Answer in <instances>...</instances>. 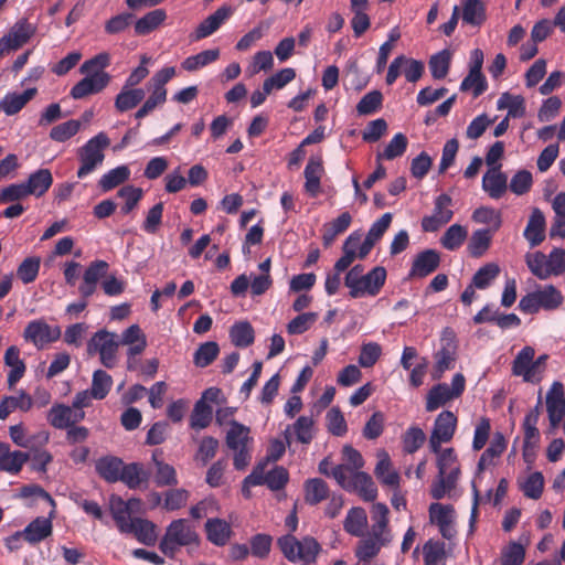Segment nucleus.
I'll use <instances>...</instances> for the list:
<instances>
[{"label":"nucleus","mask_w":565,"mask_h":565,"mask_svg":"<svg viewBox=\"0 0 565 565\" xmlns=\"http://www.w3.org/2000/svg\"><path fill=\"white\" fill-rule=\"evenodd\" d=\"M43 515L38 516V541L47 537L52 532V518L55 515V502L51 495L38 487V510Z\"/></svg>","instance_id":"obj_15"},{"label":"nucleus","mask_w":565,"mask_h":565,"mask_svg":"<svg viewBox=\"0 0 565 565\" xmlns=\"http://www.w3.org/2000/svg\"><path fill=\"white\" fill-rule=\"evenodd\" d=\"M122 533H132L145 545H153L157 541L156 525L145 519L135 518L129 522L128 529Z\"/></svg>","instance_id":"obj_29"},{"label":"nucleus","mask_w":565,"mask_h":565,"mask_svg":"<svg viewBox=\"0 0 565 565\" xmlns=\"http://www.w3.org/2000/svg\"><path fill=\"white\" fill-rule=\"evenodd\" d=\"M331 476L347 491L358 493L364 501H374L377 488L371 476L363 471H352L347 465L335 466Z\"/></svg>","instance_id":"obj_4"},{"label":"nucleus","mask_w":565,"mask_h":565,"mask_svg":"<svg viewBox=\"0 0 565 565\" xmlns=\"http://www.w3.org/2000/svg\"><path fill=\"white\" fill-rule=\"evenodd\" d=\"M546 221L543 212L534 207L524 230V237L531 247L540 245L545 238Z\"/></svg>","instance_id":"obj_21"},{"label":"nucleus","mask_w":565,"mask_h":565,"mask_svg":"<svg viewBox=\"0 0 565 565\" xmlns=\"http://www.w3.org/2000/svg\"><path fill=\"white\" fill-rule=\"evenodd\" d=\"M468 236V231L465 226L459 224H452L447 228L445 234L440 238V244L448 250L458 249Z\"/></svg>","instance_id":"obj_52"},{"label":"nucleus","mask_w":565,"mask_h":565,"mask_svg":"<svg viewBox=\"0 0 565 565\" xmlns=\"http://www.w3.org/2000/svg\"><path fill=\"white\" fill-rule=\"evenodd\" d=\"M447 384H437L430 388L427 394L426 409L428 412L436 411L447 402L455 398Z\"/></svg>","instance_id":"obj_49"},{"label":"nucleus","mask_w":565,"mask_h":565,"mask_svg":"<svg viewBox=\"0 0 565 565\" xmlns=\"http://www.w3.org/2000/svg\"><path fill=\"white\" fill-rule=\"evenodd\" d=\"M291 429L301 444H309L313 438V420L311 417L300 416L292 426L287 427L285 438L288 445L290 444Z\"/></svg>","instance_id":"obj_41"},{"label":"nucleus","mask_w":565,"mask_h":565,"mask_svg":"<svg viewBox=\"0 0 565 565\" xmlns=\"http://www.w3.org/2000/svg\"><path fill=\"white\" fill-rule=\"evenodd\" d=\"M230 338L236 347L247 348L254 342V329L247 321H241L231 327Z\"/></svg>","instance_id":"obj_50"},{"label":"nucleus","mask_w":565,"mask_h":565,"mask_svg":"<svg viewBox=\"0 0 565 565\" xmlns=\"http://www.w3.org/2000/svg\"><path fill=\"white\" fill-rule=\"evenodd\" d=\"M508 189V177L500 170V167L489 168L482 178V190L491 199L498 200L503 196Z\"/></svg>","instance_id":"obj_20"},{"label":"nucleus","mask_w":565,"mask_h":565,"mask_svg":"<svg viewBox=\"0 0 565 565\" xmlns=\"http://www.w3.org/2000/svg\"><path fill=\"white\" fill-rule=\"evenodd\" d=\"M161 455V451L156 450L152 454V459L156 465V482L159 486H171L177 484V473L172 466L161 461L158 459V456Z\"/></svg>","instance_id":"obj_56"},{"label":"nucleus","mask_w":565,"mask_h":565,"mask_svg":"<svg viewBox=\"0 0 565 565\" xmlns=\"http://www.w3.org/2000/svg\"><path fill=\"white\" fill-rule=\"evenodd\" d=\"M113 385L111 376L103 370H97L93 374L92 395L96 399L106 397Z\"/></svg>","instance_id":"obj_64"},{"label":"nucleus","mask_w":565,"mask_h":565,"mask_svg":"<svg viewBox=\"0 0 565 565\" xmlns=\"http://www.w3.org/2000/svg\"><path fill=\"white\" fill-rule=\"evenodd\" d=\"M33 29L26 20H20L0 39V58L21 49L31 38Z\"/></svg>","instance_id":"obj_11"},{"label":"nucleus","mask_w":565,"mask_h":565,"mask_svg":"<svg viewBox=\"0 0 565 565\" xmlns=\"http://www.w3.org/2000/svg\"><path fill=\"white\" fill-rule=\"evenodd\" d=\"M451 61V53L448 50H443L434 54L429 60V70L431 76L436 79L444 78L449 71Z\"/></svg>","instance_id":"obj_58"},{"label":"nucleus","mask_w":565,"mask_h":565,"mask_svg":"<svg viewBox=\"0 0 565 565\" xmlns=\"http://www.w3.org/2000/svg\"><path fill=\"white\" fill-rule=\"evenodd\" d=\"M220 49L202 51L183 60L181 67L186 72H195L218 60Z\"/></svg>","instance_id":"obj_45"},{"label":"nucleus","mask_w":565,"mask_h":565,"mask_svg":"<svg viewBox=\"0 0 565 565\" xmlns=\"http://www.w3.org/2000/svg\"><path fill=\"white\" fill-rule=\"evenodd\" d=\"M367 525V515L363 508L355 507L348 511L343 522L345 532L353 536H362Z\"/></svg>","instance_id":"obj_37"},{"label":"nucleus","mask_w":565,"mask_h":565,"mask_svg":"<svg viewBox=\"0 0 565 565\" xmlns=\"http://www.w3.org/2000/svg\"><path fill=\"white\" fill-rule=\"evenodd\" d=\"M108 268L109 265L105 260H94L88 265L83 275V282L78 287L84 299L89 298L96 291L98 281L106 276Z\"/></svg>","instance_id":"obj_18"},{"label":"nucleus","mask_w":565,"mask_h":565,"mask_svg":"<svg viewBox=\"0 0 565 565\" xmlns=\"http://www.w3.org/2000/svg\"><path fill=\"white\" fill-rule=\"evenodd\" d=\"M451 198L443 193L434 200V209L430 215H426L422 220V228L424 232H436L446 225L454 216L451 210Z\"/></svg>","instance_id":"obj_10"},{"label":"nucleus","mask_w":565,"mask_h":565,"mask_svg":"<svg viewBox=\"0 0 565 565\" xmlns=\"http://www.w3.org/2000/svg\"><path fill=\"white\" fill-rule=\"evenodd\" d=\"M26 460V452L20 450L11 451L8 444L0 441V470L10 473L19 472Z\"/></svg>","instance_id":"obj_30"},{"label":"nucleus","mask_w":565,"mask_h":565,"mask_svg":"<svg viewBox=\"0 0 565 565\" xmlns=\"http://www.w3.org/2000/svg\"><path fill=\"white\" fill-rule=\"evenodd\" d=\"M145 98V92L136 87H122L120 93L116 96L115 107L118 111L124 113L135 108Z\"/></svg>","instance_id":"obj_40"},{"label":"nucleus","mask_w":565,"mask_h":565,"mask_svg":"<svg viewBox=\"0 0 565 565\" xmlns=\"http://www.w3.org/2000/svg\"><path fill=\"white\" fill-rule=\"evenodd\" d=\"M85 416L84 411H76L73 406L57 405L49 414L50 423L56 428H67Z\"/></svg>","instance_id":"obj_25"},{"label":"nucleus","mask_w":565,"mask_h":565,"mask_svg":"<svg viewBox=\"0 0 565 565\" xmlns=\"http://www.w3.org/2000/svg\"><path fill=\"white\" fill-rule=\"evenodd\" d=\"M500 271V266L497 263H487L476 271L471 281L478 289H487L498 278Z\"/></svg>","instance_id":"obj_53"},{"label":"nucleus","mask_w":565,"mask_h":565,"mask_svg":"<svg viewBox=\"0 0 565 565\" xmlns=\"http://www.w3.org/2000/svg\"><path fill=\"white\" fill-rule=\"evenodd\" d=\"M428 513L430 523L438 527L444 539L451 540L456 535V512L452 505L435 502L429 505Z\"/></svg>","instance_id":"obj_13"},{"label":"nucleus","mask_w":565,"mask_h":565,"mask_svg":"<svg viewBox=\"0 0 565 565\" xmlns=\"http://www.w3.org/2000/svg\"><path fill=\"white\" fill-rule=\"evenodd\" d=\"M392 222V214H383L376 222H374L369 230L363 243L360 247V259L365 258L372 250L375 243L383 236Z\"/></svg>","instance_id":"obj_24"},{"label":"nucleus","mask_w":565,"mask_h":565,"mask_svg":"<svg viewBox=\"0 0 565 565\" xmlns=\"http://www.w3.org/2000/svg\"><path fill=\"white\" fill-rule=\"evenodd\" d=\"M497 108L499 110L507 109V117L510 118H521L525 114V105L524 98L520 95H512L510 93H503L498 102Z\"/></svg>","instance_id":"obj_42"},{"label":"nucleus","mask_w":565,"mask_h":565,"mask_svg":"<svg viewBox=\"0 0 565 565\" xmlns=\"http://www.w3.org/2000/svg\"><path fill=\"white\" fill-rule=\"evenodd\" d=\"M249 428L238 422L232 420L226 434V445L231 450L242 449L250 441Z\"/></svg>","instance_id":"obj_43"},{"label":"nucleus","mask_w":565,"mask_h":565,"mask_svg":"<svg viewBox=\"0 0 565 565\" xmlns=\"http://www.w3.org/2000/svg\"><path fill=\"white\" fill-rule=\"evenodd\" d=\"M288 481V472L282 467H276L267 473L264 472V466H257L253 472L244 480V488L266 484L271 490H279Z\"/></svg>","instance_id":"obj_12"},{"label":"nucleus","mask_w":565,"mask_h":565,"mask_svg":"<svg viewBox=\"0 0 565 565\" xmlns=\"http://www.w3.org/2000/svg\"><path fill=\"white\" fill-rule=\"evenodd\" d=\"M492 235L489 230H478L472 233L468 250L472 257L482 256L489 248Z\"/></svg>","instance_id":"obj_57"},{"label":"nucleus","mask_w":565,"mask_h":565,"mask_svg":"<svg viewBox=\"0 0 565 565\" xmlns=\"http://www.w3.org/2000/svg\"><path fill=\"white\" fill-rule=\"evenodd\" d=\"M120 344L128 345V356L132 358L142 353L147 347L146 335L138 324L127 328L119 340Z\"/></svg>","instance_id":"obj_31"},{"label":"nucleus","mask_w":565,"mask_h":565,"mask_svg":"<svg viewBox=\"0 0 565 565\" xmlns=\"http://www.w3.org/2000/svg\"><path fill=\"white\" fill-rule=\"evenodd\" d=\"M35 95V88H28L21 94H7L0 100V111L8 116L18 114Z\"/></svg>","instance_id":"obj_33"},{"label":"nucleus","mask_w":565,"mask_h":565,"mask_svg":"<svg viewBox=\"0 0 565 565\" xmlns=\"http://www.w3.org/2000/svg\"><path fill=\"white\" fill-rule=\"evenodd\" d=\"M386 280V270L382 266L374 267L367 274H363L362 280L359 284V298L376 296Z\"/></svg>","instance_id":"obj_23"},{"label":"nucleus","mask_w":565,"mask_h":565,"mask_svg":"<svg viewBox=\"0 0 565 565\" xmlns=\"http://www.w3.org/2000/svg\"><path fill=\"white\" fill-rule=\"evenodd\" d=\"M426 441V434L417 426H411L403 435V449L407 454L416 452Z\"/></svg>","instance_id":"obj_62"},{"label":"nucleus","mask_w":565,"mask_h":565,"mask_svg":"<svg viewBox=\"0 0 565 565\" xmlns=\"http://www.w3.org/2000/svg\"><path fill=\"white\" fill-rule=\"evenodd\" d=\"M457 417L450 411L441 412L435 419L433 430L429 436V449L439 451L443 444L449 443L456 431Z\"/></svg>","instance_id":"obj_9"},{"label":"nucleus","mask_w":565,"mask_h":565,"mask_svg":"<svg viewBox=\"0 0 565 565\" xmlns=\"http://www.w3.org/2000/svg\"><path fill=\"white\" fill-rule=\"evenodd\" d=\"M386 543V541L376 540L374 536L370 535L369 537L360 541L355 555L359 561H370L379 554L381 547Z\"/></svg>","instance_id":"obj_61"},{"label":"nucleus","mask_w":565,"mask_h":565,"mask_svg":"<svg viewBox=\"0 0 565 565\" xmlns=\"http://www.w3.org/2000/svg\"><path fill=\"white\" fill-rule=\"evenodd\" d=\"M546 411L552 429L559 426L565 416V393L561 382H554L545 397Z\"/></svg>","instance_id":"obj_14"},{"label":"nucleus","mask_w":565,"mask_h":565,"mask_svg":"<svg viewBox=\"0 0 565 565\" xmlns=\"http://www.w3.org/2000/svg\"><path fill=\"white\" fill-rule=\"evenodd\" d=\"M4 363L10 367V372L8 373V385L12 388L25 373V364L20 359V351L17 347L12 345L7 349Z\"/></svg>","instance_id":"obj_34"},{"label":"nucleus","mask_w":565,"mask_h":565,"mask_svg":"<svg viewBox=\"0 0 565 565\" xmlns=\"http://www.w3.org/2000/svg\"><path fill=\"white\" fill-rule=\"evenodd\" d=\"M329 498V488L324 480L320 478L309 479L305 483V500L311 505H316Z\"/></svg>","instance_id":"obj_46"},{"label":"nucleus","mask_w":565,"mask_h":565,"mask_svg":"<svg viewBox=\"0 0 565 565\" xmlns=\"http://www.w3.org/2000/svg\"><path fill=\"white\" fill-rule=\"evenodd\" d=\"M407 145V137L402 132L396 134L387 143L385 149L376 154V161L380 162L383 159L393 160L403 156L406 151Z\"/></svg>","instance_id":"obj_54"},{"label":"nucleus","mask_w":565,"mask_h":565,"mask_svg":"<svg viewBox=\"0 0 565 565\" xmlns=\"http://www.w3.org/2000/svg\"><path fill=\"white\" fill-rule=\"evenodd\" d=\"M199 534L185 519L173 520L166 529L159 548L168 557H174L181 547L196 546Z\"/></svg>","instance_id":"obj_3"},{"label":"nucleus","mask_w":565,"mask_h":565,"mask_svg":"<svg viewBox=\"0 0 565 565\" xmlns=\"http://www.w3.org/2000/svg\"><path fill=\"white\" fill-rule=\"evenodd\" d=\"M305 190L315 198L320 192V180L323 174L322 159L320 156H312L305 168Z\"/></svg>","instance_id":"obj_26"},{"label":"nucleus","mask_w":565,"mask_h":565,"mask_svg":"<svg viewBox=\"0 0 565 565\" xmlns=\"http://www.w3.org/2000/svg\"><path fill=\"white\" fill-rule=\"evenodd\" d=\"M278 546L284 556L292 563H313L321 550L320 544L311 536L298 540L291 534L284 535L278 540Z\"/></svg>","instance_id":"obj_5"},{"label":"nucleus","mask_w":565,"mask_h":565,"mask_svg":"<svg viewBox=\"0 0 565 565\" xmlns=\"http://www.w3.org/2000/svg\"><path fill=\"white\" fill-rule=\"evenodd\" d=\"M377 462L374 468V475L382 486L392 490L399 489L401 476L393 467L390 455L385 450H379L376 454Z\"/></svg>","instance_id":"obj_16"},{"label":"nucleus","mask_w":565,"mask_h":565,"mask_svg":"<svg viewBox=\"0 0 565 565\" xmlns=\"http://www.w3.org/2000/svg\"><path fill=\"white\" fill-rule=\"evenodd\" d=\"M11 552L20 550L24 543L35 545V520L31 521L23 531H18L4 540Z\"/></svg>","instance_id":"obj_48"},{"label":"nucleus","mask_w":565,"mask_h":565,"mask_svg":"<svg viewBox=\"0 0 565 565\" xmlns=\"http://www.w3.org/2000/svg\"><path fill=\"white\" fill-rule=\"evenodd\" d=\"M372 527L371 534L376 540L390 542L391 534L388 524V508L384 503H375L372 507Z\"/></svg>","instance_id":"obj_27"},{"label":"nucleus","mask_w":565,"mask_h":565,"mask_svg":"<svg viewBox=\"0 0 565 565\" xmlns=\"http://www.w3.org/2000/svg\"><path fill=\"white\" fill-rule=\"evenodd\" d=\"M220 348L214 341L202 343L194 352L193 362L198 367L210 365L218 355Z\"/></svg>","instance_id":"obj_59"},{"label":"nucleus","mask_w":565,"mask_h":565,"mask_svg":"<svg viewBox=\"0 0 565 565\" xmlns=\"http://www.w3.org/2000/svg\"><path fill=\"white\" fill-rule=\"evenodd\" d=\"M433 452L437 456L436 466L438 473L431 483L430 495L435 500L450 498L460 477L458 457L454 448L441 449L439 447V451Z\"/></svg>","instance_id":"obj_2"},{"label":"nucleus","mask_w":565,"mask_h":565,"mask_svg":"<svg viewBox=\"0 0 565 565\" xmlns=\"http://www.w3.org/2000/svg\"><path fill=\"white\" fill-rule=\"evenodd\" d=\"M119 481H122L128 488L136 489L146 482L148 473L143 469L142 465L132 462L129 465H122Z\"/></svg>","instance_id":"obj_47"},{"label":"nucleus","mask_w":565,"mask_h":565,"mask_svg":"<svg viewBox=\"0 0 565 565\" xmlns=\"http://www.w3.org/2000/svg\"><path fill=\"white\" fill-rule=\"evenodd\" d=\"M81 126L82 122L79 120H67L54 126L50 131V137L54 141L64 142L75 136L79 131Z\"/></svg>","instance_id":"obj_63"},{"label":"nucleus","mask_w":565,"mask_h":565,"mask_svg":"<svg viewBox=\"0 0 565 565\" xmlns=\"http://www.w3.org/2000/svg\"><path fill=\"white\" fill-rule=\"evenodd\" d=\"M535 350L532 347H524L515 356L512 363V373L515 376H521L524 382L535 383L539 382L535 375L533 359Z\"/></svg>","instance_id":"obj_19"},{"label":"nucleus","mask_w":565,"mask_h":565,"mask_svg":"<svg viewBox=\"0 0 565 565\" xmlns=\"http://www.w3.org/2000/svg\"><path fill=\"white\" fill-rule=\"evenodd\" d=\"M167 19V12L163 9H154L135 23V33L137 35H147L158 29Z\"/></svg>","instance_id":"obj_38"},{"label":"nucleus","mask_w":565,"mask_h":565,"mask_svg":"<svg viewBox=\"0 0 565 565\" xmlns=\"http://www.w3.org/2000/svg\"><path fill=\"white\" fill-rule=\"evenodd\" d=\"M109 510L119 531L121 533L122 531H126L132 518H130L129 515L128 508L125 501L118 495H111L109 499Z\"/></svg>","instance_id":"obj_51"},{"label":"nucleus","mask_w":565,"mask_h":565,"mask_svg":"<svg viewBox=\"0 0 565 565\" xmlns=\"http://www.w3.org/2000/svg\"><path fill=\"white\" fill-rule=\"evenodd\" d=\"M507 443L504 436L501 433H497L490 446L483 451L478 462V470L483 471L490 466L494 465V460L501 456L505 450Z\"/></svg>","instance_id":"obj_35"},{"label":"nucleus","mask_w":565,"mask_h":565,"mask_svg":"<svg viewBox=\"0 0 565 565\" xmlns=\"http://www.w3.org/2000/svg\"><path fill=\"white\" fill-rule=\"evenodd\" d=\"M456 359V344L452 341V338H443L441 347L434 354V367L431 371V376L434 380H438L443 376V374L454 367Z\"/></svg>","instance_id":"obj_17"},{"label":"nucleus","mask_w":565,"mask_h":565,"mask_svg":"<svg viewBox=\"0 0 565 565\" xmlns=\"http://www.w3.org/2000/svg\"><path fill=\"white\" fill-rule=\"evenodd\" d=\"M439 263V254L435 249H426L414 259L409 276L424 278L434 273L438 268Z\"/></svg>","instance_id":"obj_22"},{"label":"nucleus","mask_w":565,"mask_h":565,"mask_svg":"<svg viewBox=\"0 0 565 565\" xmlns=\"http://www.w3.org/2000/svg\"><path fill=\"white\" fill-rule=\"evenodd\" d=\"M124 461L117 457H103L96 462L98 475L108 482H116L120 479Z\"/></svg>","instance_id":"obj_39"},{"label":"nucleus","mask_w":565,"mask_h":565,"mask_svg":"<svg viewBox=\"0 0 565 565\" xmlns=\"http://www.w3.org/2000/svg\"><path fill=\"white\" fill-rule=\"evenodd\" d=\"M110 143L105 132H99L90 138L79 151L81 167L77 171L78 178H84L92 173L104 161V149Z\"/></svg>","instance_id":"obj_7"},{"label":"nucleus","mask_w":565,"mask_h":565,"mask_svg":"<svg viewBox=\"0 0 565 565\" xmlns=\"http://www.w3.org/2000/svg\"><path fill=\"white\" fill-rule=\"evenodd\" d=\"M129 177V168L127 166H119L104 174L99 181V185L104 191H109L127 181Z\"/></svg>","instance_id":"obj_60"},{"label":"nucleus","mask_w":565,"mask_h":565,"mask_svg":"<svg viewBox=\"0 0 565 565\" xmlns=\"http://www.w3.org/2000/svg\"><path fill=\"white\" fill-rule=\"evenodd\" d=\"M425 565H446L445 543L429 540L423 547Z\"/></svg>","instance_id":"obj_55"},{"label":"nucleus","mask_w":565,"mask_h":565,"mask_svg":"<svg viewBox=\"0 0 565 565\" xmlns=\"http://www.w3.org/2000/svg\"><path fill=\"white\" fill-rule=\"evenodd\" d=\"M232 14L227 7L218 8L213 14L203 20L195 30V39L201 40L213 34Z\"/></svg>","instance_id":"obj_28"},{"label":"nucleus","mask_w":565,"mask_h":565,"mask_svg":"<svg viewBox=\"0 0 565 565\" xmlns=\"http://www.w3.org/2000/svg\"><path fill=\"white\" fill-rule=\"evenodd\" d=\"M35 192V172L29 175L26 184H10L0 191L3 203L17 201Z\"/></svg>","instance_id":"obj_44"},{"label":"nucleus","mask_w":565,"mask_h":565,"mask_svg":"<svg viewBox=\"0 0 565 565\" xmlns=\"http://www.w3.org/2000/svg\"><path fill=\"white\" fill-rule=\"evenodd\" d=\"M109 64L110 55L107 52H102L85 61L79 71L86 76L72 87L71 96L75 99H82L102 92L110 82V75L104 72V68Z\"/></svg>","instance_id":"obj_1"},{"label":"nucleus","mask_w":565,"mask_h":565,"mask_svg":"<svg viewBox=\"0 0 565 565\" xmlns=\"http://www.w3.org/2000/svg\"><path fill=\"white\" fill-rule=\"evenodd\" d=\"M461 18L463 23L480 26L487 19L486 4L481 0H462Z\"/></svg>","instance_id":"obj_32"},{"label":"nucleus","mask_w":565,"mask_h":565,"mask_svg":"<svg viewBox=\"0 0 565 565\" xmlns=\"http://www.w3.org/2000/svg\"><path fill=\"white\" fill-rule=\"evenodd\" d=\"M205 530L207 540L217 546L225 545L232 533L230 524L221 519H209Z\"/></svg>","instance_id":"obj_36"},{"label":"nucleus","mask_w":565,"mask_h":565,"mask_svg":"<svg viewBox=\"0 0 565 565\" xmlns=\"http://www.w3.org/2000/svg\"><path fill=\"white\" fill-rule=\"evenodd\" d=\"M120 345L116 333L107 330L97 331L87 343L88 354H99L100 363L113 369L117 363V351Z\"/></svg>","instance_id":"obj_8"},{"label":"nucleus","mask_w":565,"mask_h":565,"mask_svg":"<svg viewBox=\"0 0 565 565\" xmlns=\"http://www.w3.org/2000/svg\"><path fill=\"white\" fill-rule=\"evenodd\" d=\"M564 301L562 292L553 285L544 286L522 297L519 308L525 313H534L540 309L555 310Z\"/></svg>","instance_id":"obj_6"}]
</instances>
